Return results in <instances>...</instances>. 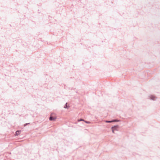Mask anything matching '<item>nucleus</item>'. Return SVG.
I'll return each mask as SVG.
<instances>
[{
	"mask_svg": "<svg viewBox=\"0 0 160 160\" xmlns=\"http://www.w3.org/2000/svg\"><path fill=\"white\" fill-rule=\"evenodd\" d=\"M150 99L153 100H156V97L153 95H150Z\"/></svg>",
	"mask_w": 160,
	"mask_h": 160,
	"instance_id": "nucleus-1",
	"label": "nucleus"
},
{
	"mask_svg": "<svg viewBox=\"0 0 160 160\" xmlns=\"http://www.w3.org/2000/svg\"><path fill=\"white\" fill-rule=\"evenodd\" d=\"M119 127L118 125L114 126L112 127L111 128L114 129V130H118V128Z\"/></svg>",
	"mask_w": 160,
	"mask_h": 160,
	"instance_id": "nucleus-2",
	"label": "nucleus"
},
{
	"mask_svg": "<svg viewBox=\"0 0 160 160\" xmlns=\"http://www.w3.org/2000/svg\"><path fill=\"white\" fill-rule=\"evenodd\" d=\"M56 118H54L51 116L49 118V120L50 121H54L56 119Z\"/></svg>",
	"mask_w": 160,
	"mask_h": 160,
	"instance_id": "nucleus-3",
	"label": "nucleus"
},
{
	"mask_svg": "<svg viewBox=\"0 0 160 160\" xmlns=\"http://www.w3.org/2000/svg\"><path fill=\"white\" fill-rule=\"evenodd\" d=\"M21 131L18 130L17 131L15 132L16 136H18L20 134Z\"/></svg>",
	"mask_w": 160,
	"mask_h": 160,
	"instance_id": "nucleus-4",
	"label": "nucleus"
},
{
	"mask_svg": "<svg viewBox=\"0 0 160 160\" xmlns=\"http://www.w3.org/2000/svg\"><path fill=\"white\" fill-rule=\"evenodd\" d=\"M112 122H118L119 121L118 120L115 119V120H112Z\"/></svg>",
	"mask_w": 160,
	"mask_h": 160,
	"instance_id": "nucleus-5",
	"label": "nucleus"
},
{
	"mask_svg": "<svg viewBox=\"0 0 160 160\" xmlns=\"http://www.w3.org/2000/svg\"><path fill=\"white\" fill-rule=\"evenodd\" d=\"M107 123H110L112 122V121H108V120H106L105 121Z\"/></svg>",
	"mask_w": 160,
	"mask_h": 160,
	"instance_id": "nucleus-6",
	"label": "nucleus"
},
{
	"mask_svg": "<svg viewBox=\"0 0 160 160\" xmlns=\"http://www.w3.org/2000/svg\"><path fill=\"white\" fill-rule=\"evenodd\" d=\"M67 104H68V103L67 102L64 106V108H68Z\"/></svg>",
	"mask_w": 160,
	"mask_h": 160,
	"instance_id": "nucleus-7",
	"label": "nucleus"
},
{
	"mask_svg": "<svg viewBox=\"0 0 160 160\" xmlns=\"http://www.w3.org/2000/svg\"><path fill=\"white\" fill-rule=\"evenodd\" d=\"M84 121L85 122L87 123H90V122L89 121Z\"/></svg>",
	"mask_w": 160,
	"mask_h": 160,
	"instance_id": "nucleus-8",
	"label": "nucleus"
},
{
	"mask_svg": "<svg viewBox=\"0 0 160 160\" xmlns=\"http://www.w3.org/2000/svg\"><path fill=\"white\" fill-rule=\"evenodd\" d=\"M30 123H27L24 124V127H25L26 126H27V125L29 124Z\"/></svg>",
	"mask_w": 160,
	"mask_h": 160,
	"instance_id": "nucleus-9",
	"label": "nucleus"
},
{
	"mask_svg": "<svg viewBox=\"0 0 160 160\" xmlns=\"http://www.w3.org/2000/svg\"><path fill=\"white\" fill-rule=\"evenodd\" d=\"M111 129H112V132L113 133H115L114 132V131L115 130H114V129L111 128Z\"/></svg>",
	"mask_w": 160,
	"mask_h": 160,
	"instance_id": "nucleus-10",
	"label": "nucleus"
},
{
	"mask_svg": "<svg viewBox=\"0 0 160 160\" xmlns=\"http://www.w3.org/2000/svg\"><path fill=\"white\" fill-rule=\"evenodd\" d=\"M84 121V120L82 119H80L79 120H78V121H79V122L80 121Z\"/></svg>",
	"mask_w": 160,
	"mask_h": 160,
	"instance_id": "nucleus-11",
	"label": "nucleus"
}]
</instances>
